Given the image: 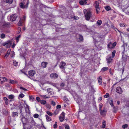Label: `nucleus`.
<instances>
[{
    "mask_svg": "<svg viewBox=\"0 0 129 129\" xmlns=\"http://www.w3.org/2000/svg\"><path fill=\"white\" fill-rule=\"evenodd\" d=\"M116 92L119 94H121L122 92V90L120 87H119L116 88Z\"/></svg>",
    "mask_w": 129,
    "mask_h": 129,
    "instance_id": "obj_10",
    "label": "nucleus"
},
{
    "mask_svg": "<svg viewBox=\"0 0 129 129\" xmlns=\"http://www.w3.org/2000/svg\"><path fill=\"white\" fill-rule=\"evenodd\" d=\"M0 81H7V79L4 77H0Z\"/></svg>",
    "mask_w": 129,
    "mask_h": 129,
    "instance_id": "obj_17",
    "label": "nucleus"
},
{
    "mask_svg": "<svg viewBox=\"0 0 129 129\" xmlns=\"http://www.w3.org/2000/svg\"><path fill=\"white\" fill-rule=\"evenodd\" d=\"M50 84L53 85V86H55L56 85V84L52 82H51L50 83Z\"/></svg>",
    "mask_w": 129,
    "mask_h": 129,
    "instance_id": "obj_56",
    "label": "nucleus"
},
{
    "mask_svg": "<svg viewBox=\"0 0 129 129\" xmlns=\"http://www.w3.org/2000/svg\"><path fill=\"white\" fill-rule=\"evenodd\" d=\"M65 113H64L63 112H62V113L61 114V115L62 117L64 118H65Z\"/></svg>",
    "mask_w": 129,
    "mask_h": 129,
    "instance_id": "obj_53",
    "label": "nucleus"
},
{
    "mask_svg": "<svg viewBox=\"0 0 129 129\" xmlns=\"http://www.w3.org/2000/svg\"><path fill=\"white\" fill-rule=\"evenodd\" d=\"M121 48L123 49V51L122 52V58L123 60L126 61L127 59V57L125 55V57H124L123 54H124V51L125 50V47L124 46V45H123L121 46Z\"/></svg>",
    "mask_w": 129,
    "mask_h": 129,
    "instance_id": "obj_6",
    "label": "nucleus"
},
{
    "mask_svg": "<svg viewBox=\"0 0 129 129\" xmlns=\"http://www.w3.org/2000/svg\"><path fill=\"white\" fill-rule=\"evenodd\" d=\"M109 96V93H107L106 94L104 95V98H108Z\"/></svg>",
    "mask_w": 129,
    "mask_h": 129,
    "instance_id": "obj_43",
    "label": "nucleus"
},
{
    "mask_svg": "<svg viewBox=\"0 0 129 129\" xmlns=\"http://www.w3.org/2000/svg\"><path fill=\"white\" fill-rule=\"evenodd\" d=\"M36 99L38 101V102H40V98L38 97H37L36 98Z\"/></svg>",
    "mask_w": 129,
    "mask_h": 129,
    "instance_id": "obj_52",
    "label": "nucleus"
},
{
    "mask_svg": "<svg viewBox=\"0 0 129 129\" xmlns=\"http://www.w3.org/2000/svg\"><path fill=\"white\" fill-rule=\"evenodd\" d=\"M20 88L21 89H22L25 91H27V89H26L25 88H23L22 87H20Z\"/></svg>",
    "mask_w": 129,
    "mask_h": 129,
    "instance_id": "obj_51",
    "label": "nucleus"
},
{
    "mask_svg": "<svg viewBox=\"0 0 129 129\" xmlns=\"http://www.w3.org/2000/svg\"><path fill=\"white\" fill-rule=\"evenodd\" d=\"M103 105L102 103L100 104L99 106V109L100 112H101V109Z\"/></svg>",
    "mask_w": 129,
    "mask_h": 129,
    "instance_id": "obj_31",
    "label": "nucleus"
},
{
    "mask_svg": "<svg viewBox=\"0 0 129 129\" xmlns=\"http://www.w3.org/2000/svg\"><path fill=\"white\" fill-rule=\"evenodd\" d=\"M59 118L60 121L62 122L63 121L65 118L62 117L61 116H59Z\"/></svg>",
    "mask_w": 129,
    "mask_h": 129,
    "instance_id": "obj_25",
    "label": "nucleus"
},
{
    "mask_svg": "<svg viewBox=\"0 0 129 129\" xmlns=\"http://www.w3.org/2000/svg\"><path fill=\"white\" fill-rule=\"evenodd\" d=\"M79 39L81 41H82L83 40V36L81 35H79Z\"/></svg>",
    "mask_w": 129,
    "mask_h": 129,
    "instance_id": "obj_44",
    "label": "nucleus"
},
{
    "mask_svg": "<svg viewBox=\"0 0 129 129\" xmlns=\"http://www.w3.org/2000/svg\"><path fill=\"white\" fill-rule=\"evenodd\" d=\"M127 126V125L126 124H125L122 126V127L124 128L125 129V128H126Z\"/></svg>",
    "mask_w": 129,
    "mask_h": 129,
    "instance_id": "obj_48",
    "label": "nucleus"
},
{
    "mask_svg": "<svg viewBox=\"0 0 129 129\" xmlns=\"http://www.w3.org/2000/svg\"><path fill=\"white\" fill-rule=\"evenodd\" d=\"M106 112V111H105L104 110H102L101 112H100V113L101 114H103L104 113V112Z\"/></svg>",
    "mask_w": 129,
    "mask_h": 129,
    "instance_id": "obj_59",
    "label": "nucleus"
},
{
    "mask_svg": "<svg viewBox=\"0 0 129 129\" xmlns=\"http://www.w3.org/2000/svg\"><path fill=\"white\" fill-rule=\"evenodd\" d=\"M9 25V24L8 23H4L3 25L4 27H8Z\"/></svg>",
    "mask_w": 129,
    "mask_h": 129,
    "instance_id": "obj_22",
    "label": "nucleus"
},
{
    "mask_svg": "<svg viewBox=\"0 0 129 129\" xmlns=\"http://www.w3.org/2000/svg\"><path fill=\"white\" fill-rule=\"evenodd\" d=\"M29 100H30L31 101H33L34 99V97L32 96H29Z\"/></svg>",
    "mask_w": 129,
    "mask_h": 129,
    "instance_id": "obj_46",
    "label": "nucleus"
},
{
    "mask_svg": "<svg viewBox=\"0 0 129 129\" xmlns=\"http://www.w3.org/2000/svg\"><path fill=\"white\" fill-rule=\"evenodd\" d=\"M48 64V62H42L41 63V66L43 68H46L47 64Z\"/></svg>",
    "mask_w": 129,
    "mask_h": 129,
    "instance_id": "obj_11",
    "label": "nucleus"
},
{
    "mask_svg": "<svg viewBox=\"0 0 129 129\" xmlns=\"http://www.w3.org/2000/svg\"><path fill=\"white\" fill-rule=\"evenodd\" d=\"M112 58V57H111V56L110 55H108L107 56L106 59L108 63L109 64L112 62L113 60V59Z\"/></svg>",
    "mask_w": 129,
    "mask_h": 129,
    "instance_id": "obj_4",
    "label": "nucleus"
},
{
    "mask_svg": "<svg viewBox=\"0 0 129 129\" xmlns=\"http://www.w3.org/2000/svg\"><path fill=\"white\" fill-rule=\"evenodd\" d=\"M12 115L13 117L17 116L18 115V113L17 112H13Z\"/></svg>",
    "mask_w": 129,
    "mask_h": 129,
    "instance_id": "obj_21",
    "label": "nucleus"
},
{
    "mask_svg": "<svg viewBox=\"0 0 129 129\" xmlns=\"http://www.w3.org/2000/svg\"><path fill=\"white\" fill-rule=\"evenodd\" d=\"M11 54L12 55L11 56V57H14L15 56V52L13 51H12L11 52Z\"/></svg>",
    "mask_w": 129,
    "mask_h": 129,
    "instance_id": "obj_37",
    "label": "nucleus"
},
{
    "mask_svg": "<svg viewBox=\"0 0 129 129\" xmlns=\"http://www.w3.org/2000/svg\"><path fill=\"white\" fill-rule=\"evenodd\" d=\"M98 81L99 85H101L102 83V78L100 76L98 78Z\"/></svg>",
    "mask_w": 129,
    "mask_h": 129,
    "instance_id": "obj_15",
    "label": "nucleus"
},
{
    "mask_svg": "<svg viewBox=\"0 0 129 129\" xmlns=\"http://www.w3.org/2000/svg\"><path fill=\"white\" fill-rule=\"evenodd\" d=\"M28 3H27L26 5H24V4L22 2L20 4V7L23 8H27L28 7Z\"/></svg>",
    "mask_w": 129,
    "mask_h": 129,
    "instance_id": "obj_12",
    "label": "nucleus"
},
{
    "mask_svg": "<svg viewBox=\"0 0 129 129\" xmlns=\"http://www.w3.org/2000/svg\"><path fill=\"white\" fill-rule=\"evenodd\" d=\"M11 51V49H9L8 50L6 54H5V57L7 58L8 56H9V55L10 54V52Z\"/></svg>",
    "mask_w": 129,
    "mask_h": 129,
    "instance_id": "obj_16",
    "label": "nucleus"
},
{
    "mask_svg": "<svg viewBox=\"0 0 129 129\" xmlns=\"http://www.w3.org/2000/svg\"><path fill=\"white\" fill-rule=\"evenodd\" d=\"M7 44H6V47L7 48H10L12 44L11 42L10 41H8L7 42Z\"/></svg>",
    "mask_w": 129,
    "mask_h": 129,
    "instance_id": "obj_13",
    "label": "nucleus"
},
{
    "mask_svg": "<svg viewBox=\"0 0 129 129\" xmlns=\"http://www.w3.org/2000/svg\"><path fill=\"white\" fill-rule=\"evenodd\" d=\"M17 17V15L15 14H13L11 15L10 17V20L12 21H15L16 20Z\"/></svg>",
    "mask_w": 129,
    "mask_h": 129,
    "instance_id": "obj_5",
    "label": "nucleus"
},
{
    "mask_svg": "<svg viewBox=\"0 0 129 129\" xmlns=\"http://www.w3.org/2000/svg\"><path fill=\"white\" fill-rule=\"evenodd\" d=\"M79 3L80 5H83L85 4V2L82 0L80 1L79 2Z\"/></svg>",
    "mask_w": 129,
    "mask_h": 129,
    "instance_id": "obj_35",
    "label": "nucleus"
},
{
    "mask_svg": "<svg viewBox=\"0 0 129 129\" xmlns=\"http://www.w3.org/2000/svg\"><path fill=\"white\" fill-rule=\"evenodd\" d=\"M13 2V0H6V2L7 3L11 4Z\"/></svg>",
    "mask_w": 129,
    "mask_h": 129,
    "instance_id": "obj_26",
    "label": "nucleus"
},
{
    "mask_svg": "<svg viewBox=\"0 0 129 129\" xmlns=\"http://www.w3.org/2000/svg\"><path fill=\"white\" fill-rule=\"evenodd\" d=\"M24 96V95L23 93H21L19 95V96L21 98H23Z\"/></svg>",
    "mask_w": 129,
    "mask_h": 129,
    "instance_id": "obj_49",
    "label": "nucleus"
},
{
    "mask_svg": "<svg viewBox=\"0 0 129 129\" xmlns=\"http://www.w3.org/2000/svg\"><path fill=\"white\" fill-rule=\"evenodd\" d=\"M7 42H6L4 43L3 44V45L4 46H6V44H7Z\"/></svg>",
    "mask_w": 129,
    "mask_h": 129,
    "instance_id": "obj_64",
    "label": "nucleus"
},
{
    "mask_svg": "<svg viewBox=\"0 0 129 129\" xmlns=\"http://www.w3.org/2000/svg\"><path fill=\"white\" fill-rule=\"evenodd\" d=\"M108 47L112 49L113 48L112 46V43L110 42L107 45Z\"/></svg>",
    "mask_w": 129,
    "mask_h": 129,
    "instance_id": "obj_19",
    "label": "nucleus"
},
{
    "mask_svg": "<svg viewBox=\"0 0 129 129\" xmlns=\"http://www.w3.org/2000/svg\"><path fill=\"white\" fill-rule=\"evenodd\" d=\"M14 98V96L13 95H10L9 96L8 98L10 99H13Z\"/></svg>",
    "mask_w": 129,
    "mask_h": 129,
    "instance_id": "obj_28",
    "label": "nucleus"
},
{
    "mask_svg": "<svg viewBox=\"0 0 129 129\" xmlns=\"http://www.w3.org/2000/svg\"><path fill=\"white\" fill-rule=\"evenodd\" d=\"M45 116L46 117L47 120V121H50L51 120V118L50 117L47 115H45Z\"/></svg>",
    "mask_w": 129,
    "mask_h": 129,
    "instance_id": "obj_20",
    "label": "nucleus"
},
{
    "mask_svg": "<svg viewBox=\"0 0 129 129\" xmlns=\"http://www.w3.org/2000/svg\"><path fill=\"white\" fill-rule=\"evenodd\" d=\"M35 74V72L33 70H31L28 72V74L30 76H33Z\"/></svg>",
    "mask_w": 129,
    "mask_h": 129,
    "instance_id": "obj_9",
    "label": "nucleus"
},
{
    "mask_svg": "<svg viewBox=\"0 0 129 129\" xmlns=\"http://www.w3.org/2000/svg\"><path fill=\"white\" fill-rule=\"evenodd\" d=\"M20 35H19L17 37L15 38L17 42H18L19 40V39L20 38Z\"/></svg>",
    "mask_w": 129,
    "mask_h": 129,
    "instance_id": "obj_38",
    "label": "nucleus"
},
{
    "mask_svg": "<svg viewBox=\"0 0 129 129\" xmlns=\"http://www.w3.org/2000/svg\"><path fill=\"white\" fill-rule=\"evenodd\" d=\"M108 69V68L104 67L102 69L101 71H104L107 70Z\"/></svg>",
    "mask_w": 129,
    "mask_h": 129,
    "instance_id": "obj_39",
    "label": "nucleus"
},
{
    "mask_svg": "<svg viewBox=\"0 0 129 129\" xmlns=\"http://www.w3.org/2000/svg\"><path fill=\"white\" fill-rule=\"evenodd\" d=\"M64 127L65 129H70V127L68 124H65Z\"/></svg>",
    "mask_w": 129,
    "mask_h": 129,
    "instance_id": "obj_29",
    "label": "nucleus"
},
{
    "mask_svg": "<svg viewBox=\"0 0 129 129\" xmlns=\"http://www.w3.org/2000/svg\"><path fill=\"white\" fill-rule=\"evenodd\" d=\"M116 42H114L113 43H112V46L113 48H114L116 45Z\"/></svg>",
    "mask_w": 129,
    "mask_h": 129,
    "instance_id": "obj_54",
    "label": "nucleus"
},
{
    "mask_svg": "<svg viewBox=\"0 0 129 129\" xmlns=\"http://www.w3.org/2000/svg\"><path fill=\"white\" fill-rule=\"evenodd\" d=\"M66 65V63L63 61H61L60 64V68L61 69H64L65 68L64 66Z\"/></svg>",
    "mask_w": 129,
    "mask_h": 129,
    "instance_id": "obj_8",
    "label": "nucleus"
},
{
    "mask_svg": "<svg viewBox=\"0 0 129 129\" xmlns=\"http://www.w3.org/2000/svg\"><path fill=\"white\" fill-rule=\"evenodd\" d=\"M41 104L44 105L46 103V101L45 100H42L40 101Z\"/></svg>",
    "mask_w": 129,
    "mask_h": 129,
    "instance_id": "obj_40",
    "label": "nucleus"
},
{
    "mask_svg": "<svg viewBox=\"0 0 129 129\" xmlns=\"http://www.w3.org/2000/svg\"><path fill=\"white\" fill-rule=\"evenodd\" d=\"M13 65L15 66H18V62L16 61L15 60H14L13 61Z\"/></svg>",
    "mask_w": 129,
    "mask_h": 129,
    "instance_id": "obj_23",
    "label": "nucleus"
},
{
    "mask_svg": "<svg viewBox=\"0 0 129 129\" xmlns=\"http://www.w3.org/2000/svg\"><path fill=\"white\" fill-rule=\"evenodd\" d=\"M18 109L20 110V113H21L22 112V109L23 108L22 105L21 104H20V105L18 106Z\"/></svg>",
    "mask_w": 129,
    "mask_h": 129,
    "instance_id": "obj_18",
    "label": "nucleus"
},
{
    "mask_svg": "<svg viewBox=\"0 0 129 129\" xmlns=\"http://www.w3.org/2000/svg\"><path fill=\"white\" fill-rule=\"evenodd\" d=\"M99 3L96 1L95 2V7L96 8V12L97 13H98L100 10V9L99 7Z\"/></svg>",
    "mask_w": 129,
    "mask_h": 129,
    "instance_id": "obj_7",
    "label": "nucleus"
},
{
    "mask_svg": "<svg viewBox=\"0 0 129 129\" xmlns=\"http://www.w3.org/2000/svg\"><path fill=\"white\" fill-rule=\"evenodd\" d=\"M84 13L85 14V19L87 20H89L91 17L92 14L90 11H87L86 10H84Z\"/></svg>",
    "mask_w": 129,
    "mask_h": 129,
    "instance_id": "obj_1",
    "label": "nucleus"
},
{
    "mask_svg": "<svg viewBox=\"0 0 129 129\" xmlns=\"http://www.w3.org/2000/svg\"><path fill=\"white\" fill-rule=\"evenodd\" d=\"M106 122L104 120L103 121V123H102V127L103 128H105L106 126Z\"/></svg>",
    "mask_w": 129,
    "mask_h": 129,
    "instance_id": "obj_24",
    "label": "nucleus"
},
{
    "mask_svg": "<svg viewBox=\"0 0 129 129\" xmlns=\"http://www.w3.org/2000/svg\"><path fill=\"white\" fill-rule=\"evenodd\" d=\"M111 102L110 103V105L112 106V107L114 106L113 104V103L112 100H110Z\"/></svg>",
    "mask_w": 129,
    "mask_h": 129,
    "instance_id": "obj_47",
    "label": "nucleus"
},
{
    "mask_svg": "<svg viewBox=\"0 0 129 129\" xmlns=\"http://www.w3.org/2000/svg\"><path fill=\"white\" fill-rule=\"evenodd\" d=\"M47 90L49 94H53V93L52 92V90L51 88H48L47 89Z\"/></svg>",
    "mask_w": 129,
    "mask_h": 129,
    "instance_id": "obj_14",
    "label": "nucleus"
},
{
    "mask_svg": "<svg viewBox=\"0 0 129 129\" xmlns=\"http://www.w3.org/2000/svg\"><path fill=\"white\" fill-rule=\"evenodd\" d=\"M22 22L21 20V19H20L18 23V25L19 26H21L22 25Z\"/></svg>",
    "mask_w": 129,
    "mask_h": 129,
    "instance_id": "obj_41",
    "label": "nucleus"
},
{
    "mask_svg": "<svg viewBox=\"0 0 129 129\" xmlns=\"http://www.w3.org/2000/svg\"><path fill=\"white\" fill-rule=\"evenodd\" d=\"M47 113L49 115L52 116V113L49 111H47Z\"/></svg>",
    "mask_w": 129,
    "mask_h": 129,
    "instance_id": "obj_42",
    "label": "nucleus"
},
{
    "mask_svg": "<svg viewBox=\"0 0 129 129\" xmlns=\"http://www.w3.org/2000/svg\"><path fill=\"white\" fill-rule=\"evenodd\" d=\"M34 116L35 118H37L39 117V115L38 114H36L34 115Z\"/></svg>",
    "mask_w": 129,
    "mask_h": 129,
    "instance_id": "obj_50",
    "label": "nucleus"
},
{
    "mask_svg": "<svg viewBox=\"0 0 129 129\" xmlns=\"http://www.w3.org/2000/svg\"><path fill=\"white\" fill-rule=\"evenodd\" d=\"M51 78L57 79L58 77V75L55 73H52L50 74V75Z\"/></svg>",
    "mask_w": 129,
    "mask_h": 129,
    "instance_id": "obj_3",
    "label": "nucleus"
},
{
    "mask_svg": "<svg viewBox=\"0 0 129 129\" xmlns=\"http://www.w3.org/2000/svg\"><path fill=\"white\" fill-rule=\"evenodd\" d=\"M1 38L2 39H3L5 37V35L3 34H2L1 36Z\"/></svg>",
    "mask_w": 129,
    "mask_h": 129,
    "instance_id": "obj_45",
    "label": "nucleus"
},
{
    "mask_svg": "<svg viewBox=\"0 0 129 129\" xmlns=\"http://www.w3.org/2000/svg\"><path fill=\"white\" fill-rule=\"evenodd\" d=\"M97 23L99 25H101L102 23V21L101 20H98L97 22Z\"/></svg>",
    "mask_w": 129,
    "mask_h": 129,
    "instance_id": "obj_36",
    "label": "nucleus"
},
{
    "mask_svg": "<svg viewBox=\"0 0 129 129\" xmlns=\"http://www.w3.org/2000/svg\"><path fill=\"white\" fill-rule=\"evenodd\" d=\"M105 9L107 11H108L111 9L110 7L108 6H106L105 7Z\"/></svg>",
    "mask_w": 129,
    "mask_h": 129,
    "instance_id": "obj_30",
    "label": "nucleus"
},
{
    "mask_svg": "<svg viewBox=\"0 0 129 129\" xmlns=\"http://www.w3.org/2000/svg\"><path fill=\"white\" fill-rule=\"evenodd\" d=\"M78 17L76 16H74L73 18V19H78Z\"/></svg>",
    "mask_w": 129,
    "mask_h": 129,
    "instance_id": "obj_60",
    "label": "nucleus"
},
{
    "mask_svg": "<svg viewBox=\"0 0 129 129\" xmlns=\"http://www.w3.org/2000/svg\"><path fill=\"white\" fill-rule=\"evenodd\" d=\"M116 51L115 50H114L113 51L112 53V57L113 58L115 56V55L116 53Z\"/></svg>",
    "mask_w": 129,
    "mask_h": 129,
    "instance_id": "obj_32",
    "label": "nucleus"
},
{
    "mask_svg": "<svg viewBox=\"0 0 129 129\" xmlns=\"http://www.w3.org/2000/svg\"><path fill=\"white\" fill-rule=\"evenodd\" d=\"M57 124L55 123L53 125L54 128H56L57 127Z\"/></svg>",
    "mask_w": 129,
    "mask_h": 129,
    "instance_id": "obj_58",
    "label": "nucleus"
},
{
    "mask_svg": "<svg viewBox=\"0 0 129 129\" xmlns=\"http://www.w3.org/2000/svg\"><path fill=\"white\" fill-rule=\"evenodd\" d=\"M120 25L121 27H124L126 26H127L126 24H125L123 23H120Z\"/></svg>",
    "mask_w": 129,
    "mask_h": 129,
    "instance_id": "obj_33",
    "label": "nucleus"
},
{
    "mask_svg": "<svg viewBox=\"0 0 129 129\" xmlns=\"http://www.w3.org/2000/svg\"><path fill=\"white\" fill-rule=\"evenodd\" d=\"M10 83L12 84L17 83V82L13 80H10Z\"/></svg>",
    "mask_w": 129,
    "mask_h": 129,
    "instance_id": "obj_34",
    "label": "nucleus"
},
{
    "mask_svg": "<svg viewBox=\"0 0 129 129\" xmlns=\"http://www.w3.org/2000/svg\"><path fill=\"white\" fill-rule=\"evenodd\" d=\"M61 106L60 105H57L56 106V108L57 109H59L60 108H61Z\"/></svg>",
    "mask_w": 129,
    "mask_h": 129,
    "instance_id": "obj_61",
    "label": "nucleus"
},
{
    "mask_svg": "<svg viewBox=\"0 0 129 129\" xmlns=\"http://www.w3.org/2000/svg\"><path fill=\"white\" fill-rule=\"evenodd\" d=\"M113 111L114 113H116L117 110V108L116 107H115L114 106H113Z\"/></svg>",
    "mask_w": 129,
    "mask_h": 129,
    "instance_id": "obj_27",
    "label": "nucleus"
},
{
    "mask_svg": "<svg viewBox=\"0 0 129 129\" xmlns=\"http://www.w3.org/2000/svg\"><path fill=\"white\" fill-rule=\"evenodd\" d=\"M67 99L66 97H64V101L66 102H67Z\"/></svg>",
    "mask_w": 129,
    "mask_h": 129,
    "instance_id": "obj_63",
    "label": "nucleus"
},
{
    "mask_svg": "<svg viewBox=\"0 0 129 129\" xmlns=\"http://www.w3.org/2000/svg\"><path fill=\"white\" fill-rule=\"evenodd\" d=\"M29 125L30 126V128H27L28 129H30L33 128L35 127L36 125V123L34 120H32L29 123Z\"/></svg>",
    "mask_w": 129,
    "mask_h": 129,
    "instance_id": "obj_2",
    "label": "nucleus"
},
{
    "mask_svg": "<svg viewBox=\"0 0 129 129\" xmlns=\"http://www.w3.org/2000/svg\"><path fill=\"white\" fill-rule=\"evenodd\" d=\"M51 104L53 106H55V103L54 101H52L51 102Z\"/></svg>",
    "mask_w": 129,
    "mask_h": 129,
    "instance_id": "obj_55",
    "label": "nucleus"
},
{
    "mask_svg": "<svg viewBox=\"0 0 129 129\" xmlns=\"http://www.w3.org/2000/svg\"><path fill=\"white\" fill-rule=\"evenodd\" d=\"M65 85L64 84V83H61L60 85V86L61 87H63Z\"/></svg>",
    "mask_w": 129,
    "mask_h": 129,
    "instance_id": "obj_62",
    "label": "nucleus"
},
{
    "mask_svg": "<svg viewBox=\"0 0 129 129\" xmlns=\"http://www.w3.org/2000/svg\"><path fill=\"white\" fill-rule=\"evenodd\" d=\"M4 100L5 101H8V100L7 98L6 97H4L3 98Z\"/></svg>",
    "mask_w": 129,
    "mask_h": 129,
    "instance_id": "obj_57",
    "label": "nucleus"
}]
</instances>
